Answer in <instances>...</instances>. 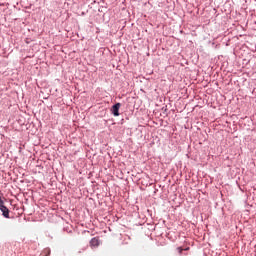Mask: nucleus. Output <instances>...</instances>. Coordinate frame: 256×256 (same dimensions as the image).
<instances>
[{
  "mask_svg": "<svg viewBox=\"0 0 256 256\" xmlns=\"http://www.w3.org/2000/svg\"><path fill=\"white\" fill-rule=\"evenodd\" d=\"M0 211L2 212L3 217L9 219V208L5 206L3 199H0Z\"/></svg>",
  "mask_w": 256,
  "mask_h": 256,
  "instance_id": "1",
  "label": "nucleus"
},
{
  "mask_svg": "<svg viewBox=\"0 0 256 256\" xmlns=\"http://www.w3.org/2000/svg\"><path fill=\"white\" fill-rule=\"evenodd\" d=\"M119 109H121V103H116L112 106V113L114 117H119Z\"/></svg>",
  "mask_w": 256,
  "mask_h": 256,
  "instance_id": "2",
  "label": "nucleus"
},
{
  "mask_svg": "<svg viewBox=\"0 0 256 256\" xmlns=\"http://www.w3.org/2000/svg\"><path fill=\"white\" fill-rule=\"evenodd\" d=\"M100 243L99 238L94 237L90 240V247H99Z\"/></svg>",
  "mask_w": 256,
  "mask_h": 256,
  "instance_id": "3",
  "label": "nucleus"
},
{
  "mask_svg": "<svg viewBox=\"0 0 256 256\" xmlns=\"http://www.w3.org/2000/svg\"><path fill=\"white\" fill-rule=\"evenodd\" d=\"M177 249H178L180 255H181V253H183V251H184V249H183L182 247H178Z\"/></svg>",
  "mask_w": 256,
  "mask_h": 256,
  "instance_id": "4",
  "label": "nucleus"
}]
</instances>
